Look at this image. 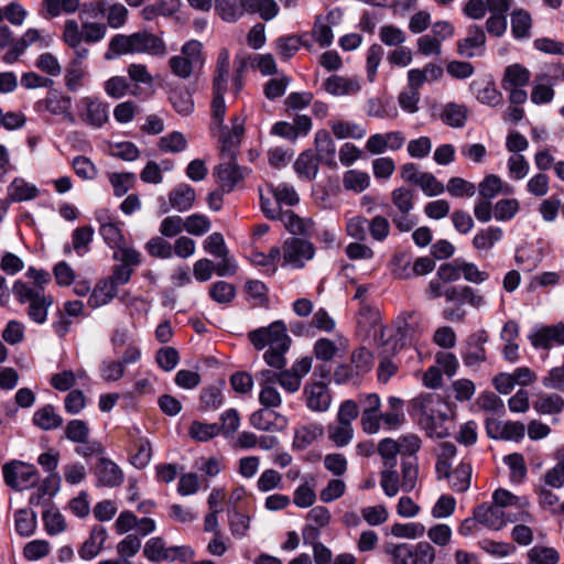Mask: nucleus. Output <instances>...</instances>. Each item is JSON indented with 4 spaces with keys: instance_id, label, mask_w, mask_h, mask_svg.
Masks as SVG:
<instances>
[{
    "instance_id": "nucleus-1",
    "label": "nucleus",
    "mask_w": 564,
    "mask_h": 564,
    "mask_svg": "<svg viewBox=\"0 0 564 564\" xmlns=\"http://www.w3.org/2000/svg\"><path fill=\"white\" fill-rule=\"evenodd\" d=\"M373 361L372 351L360 346L351 351L348 360L337 365L333 373L327 365L315 367L314 376L319 380L304 388H327L330 382L337 386H361L372 370Z\"/></svg>"
},
{
    "instance_id": "nucleus-2",
    "label": "nucleus",
    "mask_w": 564,
    "mask_h": 564,
    "mask_svg": "<svg viewBox=\"0 0 564 564\" xmlns=\"http://www.w3.org/2000/svg\"><path fill=\"white\" fill-rule=\"evenodd\" d=\"M313 358L302 357L293 362L290 369L276 372L274 370H262L259 373L260 388H273L280 384L282 388H299L304 376L312 369Z\"/></svg>"
},
{
    "instance_id": "nucleus-3",
    "label": "nucleus",
    "mask_w": 564,
    "mask_h": 564,
    "mask_svg": "<svg viewBox=\"0 0 564 564\" xmlns=\"http://www.w3.org/2000/svg\"><path fill=\"white\" fill-rule=\"evenodd\" d=\"M181 53L169 59V66L173 75L186 79L205 63L203 44L198 40H189L182 45Z\"/></svg>"
},
{
    "instance_id": "nucleus-4",
    "label": "nucleus",
    "mask_w": 564,
    "mask_h": 564,
    "mask_svg": "<svg viewBox=\"0 0 564 564\" xmlns=\"http://www.w3.org/2000/svg\"><path fill=\"white\" fill-rule=\"evenodd\" d=\"M231 127L226 124L217 127L216 135L219 142L221 160H237L239 148L243 139L246 129V117L241 115L234 116L230 119Z\"/></svg>"
},
{
    "instance_id": "nucleus-5",
    "label": "nucleus",
    "mask_w": 564,
    "mask_h": 564,
    "mask_svg": "<svg viewBox=\"0 0 564 564\" xmlns=\"http://www.w3.org/2000/svg\"><path fill=\"white\" fill-rule=\"evenodd\" d=\"M459 368L457 357L449 351H438L435 365L427 368L423 376L425 388H443V375L452 379Z\"/></svg>"
},
{
    "instance_id": "nucleus-6",
    "label": "nucleus",
    "mask_w": 564,
    "mask_h": 564,
    "mask_svg": "<svg viewBox=\"0 0 564 564\" xmlns=\"http://www.w3.org/2000/svg\"><path fill=\"white\" fill-rule=\"evenodd\" d=\"M286 330L285 323L279 319L267 327H259L249 332L248 338L257 350H262L267 346L280 347V344L291 345V338Z\"/></svg>"
},
{
    "instance_id": "nucleus-7",
    "label": "nucleus",
    "mask_w": 564,
    "mask_h": 564,
    "mask_svg": "<svg viewBox=\"0 0 564 564\" xmlns=\"http://www.w3.org/2000/svg\"><path fill=\"white\" fill-rule=\"evenodd\" d=\"M72 97L63 94L59 89H48L45 98L34 104L36 112L47 111L53 116L61 117L68 123H75V117L72 113Z\"/></svg>"
},
{
    "instance_id": "nucleus-8",
    "label": "nucleus",
    "mask_w": 564,
    "mask_h": 564,
    "mask_svg": "<svg viewBox=\"0 0 564 564\" xmlns=\"http://www.w3.org/2000/svg\"><path fill=\"white\" fill-rule=\"evenodd\" d=\"M4 482L14 490H25L35 486L39 474L35 466L22 462H11L2 467Z\"/></svg>"
},
{
    "instance_id": "nucleus-9",
    "label": "nucleus",
    "mask_w": 564,
    "mask_h": 564,
    "mask_svg": "<svg viewBox=\"0 0 564 564\" xmlns=\"http://www.w3.org/2000/svg\"><path fill=\"white\" fill-rule=\"evenodd\" d=\"M282 252L283 267L290 265L293 269H302L306 261L314 258L315 248L308 240L291 237L284 240Z\"/></svg>"
},
{
    "instance_id": "nucleus-10",
    "label": "nucleus",
    "mask_w": 564,
    "mask_h": 564,
    "mask_svg": "<svg viewBox=\"0 0 564 564\" xmlns=\"http://www.w3.org/2000/svg\"><path fill=\"white\" fill-rule=\"evenodd\" d=\"M78 107L80 120L94 129L102 128L109 120V104L98 97H83Z\"/></svg>"
},
{
    "instance_id": "nucleus-11",
    "label": "nucleus",
    "mask_w": 564,
    "mask_h": 564,
    "mask_svg": "<svg viewBox=\"0 0 564 564\" xmlns=\"http://www.w3.org/2000/svg\"><path fill=\"white\" fill-rule=\"evenodd\" d=\"M486 43L485 30L471 24L466 29V36L457 41V53L465 58L481 57L486 53Z\"/></svg>"
},
{
    "instance_id": "nucleus-12",
    "label": "nucleus",
    "mask_w": 564,
    "mask_h": 564,
    "mask_svg": "<svg viewBox=\"0 0 564 564\" xmlns=\"http://www.w3.org/2000/svg\"><path fill=\"white\" fill-rule=\"evenodd\" d=\"M452 415L453 409L451 405H441L434 415L433 411L427 408L426 415L419 416V423L427 436L443 438L449 434V427L446 425V422Z\"/></svg>"
},
{
    "instance_id": "nucleus-13",
    "label": "nucleus",
    "mask_w": 564,
    "mask_h": 564,
    "mask_svg": "<svg viewBox=\"0 0 564 564\" xmlns=\"http://www.w3.org/2000/svg\"><path fill=\"white\" fill-rule=\"evenodd\" d=\"M489 17L486 20L485 28L490 36L501 37L508 28V14L512 6V0H489Z\"/></svg>"
},
{
    "instance_id": "nucleus-14",
    "label": "nucleus",
    "mask_w": 564,
    "mask_h": 564,
    "mask_svg": "<svg viewBox=\"0 0 564 564\" xmlns=\"http://www.w3.org/2000/svg\"><path fill=\"white\" fill-rule=\"evenodd\" d=\"M492 499L495 505L501 510L506 507H517L520 510L518 516H514L513 518L510 514H507L509 521H522L528 523L533 522V517L528 511L530 502L525 497L514 496L509 490L500 488L495 490L492 494Z\"/></svg>"
},
{
    "instance_id": "nucleus-15",
    "label": "nucleus",
    "mask_w": 564,
    "mask_h": 564,
    "mask_svg": "<svg viewBox=\"0 0 564 564\" xmlns=\"http://www.w3.org/2000/svg\"><path fill=\"white\" fill-rule=\"evenodd\" d=\"M97 487L116 488L124 480L123 470L118 464L107 457H100L94 467Z\"/></svg>"
},
{
    "instance_id": "nucleus-16",
    "label": "nucleus",
    "mask_w": 564,
    "mask_h": 564,
    "mask_svg": "<svg viewBox=\"0 0 564 564\" xmlns=\"http://www.w3.org/2000/svg\"><path fill=\"white\" fill-rule=\"evenodd\" d=\"M488 341V333L485 329L470 334L466 340V347L462 350L463 362L466 367H475L486 361L485 344Z\"/></svg>"
},
{
    "instance_id": "nucleus-17",
    "label": "nucleus",
    "mask_w": 564,
    "mask_h": 564,
    "mask_svg": "<svg viewBox=\"0 0 564 564\" xmlns=\"http://www.w3.org/2000/svg\"><path fill=\"white\" fill-rule=\"evenodd\" d=\"M214 175L223 193H231L243 181L242 167L237 160H227L214 169Z\"/></svg>"
},
{
    "instance_id": "nucleus-18",
    "label": "nucleus",
    "mask_w": 564,
    "mask_h": 564,
    "mask_svg": "<svg viewBox=\"0 0 564 564\" xmlns=\"http://www.w3.org/2000/svg\"><path fill=\"white\" fill-rule=\"evenodd\" d=\"M528 338L535 349H549L553 344L562 346L564 345V324L542 326L533 330Z\"/></svg>"
},
{
    "instance_id": "nucleus-19",
    "label": "nucleus",
    "mask_w": 564,
    "mask_h": 564,
    "mask_svg": "<svg viewBox=\"0 0 564 564\" xmlns=\"http://www.w3.org/2000/svg\"><path fill=\"white\" fill-rule=\"evenodd\" d=\"M536 375L529 367H518L513 372H500L492 379L494 388H525L534 383Z\"/></svg>"
},
{
    "instance_id": "nucleus-20",
    "label": "nucleus",
    "mask_w": 564,
    "mask_h": 564,
    "mask_svg": "<svg viewBox=\"0 0 564 564\" xmlns=\"http://www.w3.org/2000/svg\"><path fill=\"white\" fill-rule=\"evenodd\" d=\"M132 34L137 54H148L156 57H162L166 54V45L162 37L148 31L134 32Z\"/></svg>"
},
{
    "instance_id": "nucleus-21",
    "label": "nucleus",
    "mask_w": 564,
    "mask_h": 564,
    "mask_svg": "<svg viewBox=\"0 0 564 564\" xmlns=\"http://www.w3.org/2000/svg\"><path fill=\"white\" fill-rule=\"evenodd\" d=\"M314 143L316 149L315 156L321 161V163L330 169L336 167V145L330 132L325 129L317 130Z\"/></svg>"
},
{
    "instance_id": "nucleus-22",
    "label": "nucleus",
    "mask_w": 564,
    "mask_h": 564,
    "mask_svg": "<svg viewBox=\"0 0 564 564\" xmlns=\"http://www.w3.org/2000/svg\"><path fill=\"white\" fill-rule=\"evenodd\" d=\"M445 299L447 302H454L459 306L468 303L473 307L479 308L486 304L484 296L469 285L447 288Z\"/></svg>"
},
{
    "instance_id": "nucleus-23",
    "label": "nucleus",
    "mask_w": 564,
    "mask_h": 564,
    "mask_svg": "<svg viewBox=\"0 0 564 564\" xmlns=\"http://www.w3.org/2000/svg\"><path fill=\"white\" fill-rule=\"evenodd\" d=\"M469 90L475 95L476 99L490 107L498 106L502 100L501 93L497 89L494 80L475 79L469 84Z\"/></svg>"
},
{
    "instance_id": "nucleus-24",
    "label": "nucleus",
    "mask_w": 564,
    "mask_h": 564,
    "mask_svg": "<svg viewBox=\"0 0 564 564\" xmlns=\"http://www.w3.org/2000/svg\"><path fill=\"white\" fill-rule=\"evenodd\" d=\"M474 514L481 525L491 529H501L508 520L507 513L494 505H480L474 510Z\"/></svg>"
},
{
    "instance_id": "nucleus-25",
    "label": "nucleus",
    "mask_w": 564,
    "mask_h": 564,
    "mask_svg": "<svg viewBox=\"0 0 564 564\" xmlns=\"http://www.w3.org/2000/svg\"><path fill=\"white\" fill-rule=\"evenodd\" d=\"M366 115L378 119H395L398 108L391 97H372L367 100Z\"/></svg>"
},
{
    "instance_id": "nucleus-26",
    "label": "nucleus",
    "mask_w": 564,
    "mask_h": 564,
    "mask_svg": "<svg viewBox=\"0 0 564 564\" xmlns=\"http://www.w3.org/2000/svg\"><path fill=\"white\" fill-rule=\"evenodd\" d=\"M319 163L321 161L315 156L313 150L307 149L299 154L293 167L300 180L312 182L318 174Z\"/></svg>"
},
{
    "instance_id": "nucleus-27",
    "label": "nucleus",
    "mask_w": 564,
    "mask_h": 564,
    "mask_svg": "<svg viewBox=\"0 0 564 564\" xmlns=\"http://www.w3.org/2000/svg\"><path fill=\"white\" fill-rule=\"evenodd\" d=\"M250 424L259 431H278L285 425V419L273 410L260 409L250 416Z\"/></svg>"
},
{
    "instance_id": "nucleus-28",
    "label": "nucleus",
    "mask_w": 564,
    "mask_h": 564,
    "mask_svg": "<svg viewBox=\"0 0 564 564\" xmlns=\"http://www.w3.org/2000/svg\"><path fill=\"white\" fill-rule=\"evenodd\" d=\"M195 198V189L186 183L178 184L169 193L171 207L180 213L189 210L194 205Z\"/></svg>"
},
{
    "instance_id": "nucleus-29",
    "label": "nucleus",
    "mask_w": 564,
    "mask_h": 564,
    "mask_svg": "<svg viewBox=\"0 0 564 564\" xmlns=\"http://www.w3.org/2000/svg\"><path fill=\"white\" fill-rule=\"evenodd\" d=\"M137 54L134 48L133 34H115L109 43L107 51L104 54L106 61H113L122 55Z\"/></svg>"
},
{
    "instance_id": "nucleus-30",
    "label": "nucleus",
    "mask_w": 564,
    "mask_h": 564,
    "mask_svg": "<svg viewBox=\"0 0 564 564\" xmlns=\"http://www.w3.org/2000/svg\"><path fill=\"white\" fill-rule=\"evenodd\" d=\"M107 530L104 527H94L89 538L82 544L78 554L83 560L89 561L96 557L107 540Z\"/></svg>"
},
{
    "instance_id": "nucleus-31",
    "label": "nucleus",
    "mask_w": 564,
    "mask_h": 564,
    "mask_svg": "<svg viewBox=\"0 0 564 564\" xmlns=\"http://www.w3.org/2000/svg\"><path fill=\"white\" fill-rule=\"evenodd\" d=\"M324 88L333 96H346L357 94L361 87L356 78L332 75L324 82Z\"/></svg>"
},
{
    "instance_id": "nucleus-32",
    "label": "nucleus",
    "mask_w": 564,
    "mask_h": 564,
    "mask_svg": "<svg viewBox=\"0 0 564 564\" xmlns=\"http://www.w3.org/2000/svg\"><path fill=\"white\" fill-rule=\"evenodd\" d=\"M133 434L130 432L131 436H137L133 442L134 453L131 455L130 462L131 464L142 469L149 465L152 458V446L148 438L139 436L140 430L138 427L133 429Z\"/></svg>"
},
{
    "instance_id": "nucleus-33",
    "label": "nucleus",
    "mask_w": 564,
    "mask_h": 564,
    "mask_svg": "<svg viewBox=\"0 0 564 564\" xmlns=\"http://www.w3.org/2000/svg\"><path fill=\"white\" fill-rule=\"evenodd\" d=\"M531 78L530 70L521 64H511L506 67L501 79L502 89L525 87Z\"/></svg>"
},
{
    "instance_id": "nucleus-34",
    "label": "nucleus",
    "mask_w": 564,
    "mask_h": 564,
    "mask_svg": "<svg viewBox=\"0 0 564 564\" xmlns=\"http://www.w3.org/2000/svg\"><path fill=\"white\" fill-rule=\"evenodd\" d=\"M169 100L174 110L181 116H189L194 111V100L191 90L185 86L171 89Z\"/></svg>"
},
{
    "instance_id": "nucleus-35",
    "label": "nucleus",
    "mask_w": 564,
    "mask_h": 564,
    "mask_svg": "<svg viewBox=\"0 0 564 564\" xmlns=\"http://www.w3.org/2000/svg\"><path fill=\"white\" fill-rule=\"evenodd\" d=\"M215 11L223 21L234 23L247 13V8L245 0H215Z\"/></svg>"
},
{
    "instance_id": "nucleus-36",
    "label": "nucleus",
    "mask_w": 564,
    "mask_h": 564,
    "mask_svg": "<svg viewBox=\"0 0 564 564\" xmlns=\"http://www.w3.org/2000/svg\"><path fill=\"white\" fill-rule=\"evenodd\" d=\"M511 33L516 40H525L531 36L532 17L525 9H516L511 12Z\"/></svg>"
},
{
    "instance_id": "nucleus-37",
    "label": "nucleus",
    "mask_w": 564,
    "mask_h": 564,
    "mask_svg": "<svg viewBox=\"0 0 564 564\" xmlns=\"http://www.w3.org/2000/svg\"><path fill=\"white\" fill-rule=\"evenodd\" d=\"M39 188L25 182L21 177H15L8 186V197L15 203L34 199L39 196Z\"/></svg>"
},
{
    "instance_id": "nucleus-38",
    "label": "nucleus",
    "mask_w": 564,
    "mask_h": 564,
    "mask_svg": "<svg viewBox=\"0 0 564 564\" xmlns=\"http://www.w3.org/2000/svg\"><path fill=\"white\" fill-rule=\"evenodd\" d=\"M32 421L42 431L56 430L63 424V417L50 404L36 410Z\"/></svg>"
},
{
    "instance_id": "nucleus-39",
    "label": "nucleus",
    "mask_w": 564,
    "mask_h": 564,
    "mask_svg": "<svg viewBox=\"0 0 564 564\" xmlns=\"http://www.w3.org/2000/svg\"><path fill=\"white\" fill-rule=\"evenodd\" d=\"M138 88V85H134L133 88H131L129 79L124 76H112L104 84L106 94L112 99H120L127 94L137 96Z\"/></svg>"
},
{
    "instance_id": "nucleus-40",
    "label": "nucleus",
    "mask_w": 564,
    "mask_h": 564,
    "mask_svg": "<svg viewBox=\"0 0 564 564\" xmlns=\"http://www.w3.org/2000/svg\"><path fill=\"white\" fill-rule=\"evenodd\" d=\"M503 237V231L500 227L489 226L479 230L473 238V247L478 251L490 250L495 243L500 241Z\"/></svg>"
},
{
    "instance_id": "nucleus-41",
    "label": "nucleus",
    "mask_w": 564,
    "mask_h": 564,
    "mask_svg": "<svg viewBox=\"0 0 564 564\" xmlns=\"http://www.w3.org/2000/svg\"><path fill=\"white\" fill-rule=\"evenodd\" d=\"M468 110L466 106L456 102H448L444 106L441 120L448 127L463 128L467 120Z\"/></svg>"
},
{
    "instance_id": "nucleus-42",
    "label": "nucleus",
    "mask_w": 564,
    "mask_h": 564,
    "mask_svg": "<svg viewBox=\"0 0 564 564\" xmlns=\"http://www.w3.org/2000/svg\"><path fill=\"white\" fill-rule=\"evenodd\" d=\"M229 69V52L227 48H223L217 57L216 70L213 78V89L227 90Z\"/></svg>"
},
{
    "instance_id": "nucleus-43",
    "label": "nucleus",
    "mask_w": 564,
    "mask_h": 564,
    "mask_svg": "<svg viewBox=\"0 0 564 564\" xmlns=\"http://www.w3.org/2000/svg\"><path fill=\"white\" fill-rule=\"evenodd\" d=\"M53 303L54 299L51 294H43L37 300L29 303L28 317L35 324H44L47 319L48 308Z\"/></svg>"
},
{
    "instance_id": "nucleus-44",
    "label": "nucleus",
    "mask_w": 564,
    "mask_h": 564,
    "mask_svg": "<svg viewBox=\"0 0 564 564\" xmlns=\"http://www.w3.org/2000/svg\"><path fill=\"white\" fill-rule=\"evenodd\" d=\"M87 75V67L84 63L70 59L65 70L66 88L70 93H76L83 86V80Z\"/></svg>"
},
{
    "instance_id": "nucleus-45",
    "label": "nucleus",
    "mask_w": 564,
    "mask_h": 564,
    "mask_svg": "<svg viewBox=\"0 0 564 564\" xmlns=\"http://www.w3.org/2000/svg\"><path fill=\"white\" fill-rule=\"evenodd\" d=\"M227 90L213 89L210 133L216 135L217 127H221L226 117L225 94Z\"/></svg>"
},
{
    "instance_id": "nucleus-46",
    "label": "nucleus",
    "mask_w": 564,
    "mask_h": 564,
    "mask_svg": "<svg viewBox=\"0 0 564 564\" xmlns=\"http://www.w3.org/2000/svg\"><path fill=\"white\" fill-rule=\"evenodd\" d=\"M15 531L21 536L32 535L37 527L36 514L31 509H20L14 513Z\"/></svg>"
},
{
    "instance_id": "nucleus-47",
    "label": "nucleus",
    "mask_w": 564,
    "mask_h": 564,
    "mask_svg": "<svg viewBox=\"0 0 564 564\" xmlns=\"http://www.w3.org/2000/svg\"><path fill=\"white\" fill-rule=\"evenodd\" d=\"M247 13H258L262 20L270 21L279 13V7L275 0H245Z\"/></svg>"
},
{
    "instance_id": "nucleus-48",
    "label": "nucleus",
    "mask_w": 564,
    "mask_h": 564,
    "mask_svg": "<svg viewBox=\"0 0 564 564\" xmlns=\"http://www.w3.org/2000/svg\"><path fill=\"white\" fill-rule=\"evenodd\" d=\"M451 488L456 492H464L470 487L471 466L466 463L459 464L448 476Z\"/></svg>"
},
{
    "instance_id": "nucleus-49",
    "label": "nucleus",
    "mask_w": 564,
    "mask_h": 564,
    "mask_svg": "<svg viewBox=\"0 0 564 564\" xmlns=\"http://www.w3.org/2000/svg\"><path fill=\"white\" fill-rule=\"evenodd\" d=\"M250 523L251 518L248 514L242 513L237 509L228 511V525L234 538L240 540L247 536Z\"/></svg>"
},
{
    "instance_id": "nucleus-50",
    "label": "nucleus",
    "mask_w": 564,
    "mask_h": 564,
    "mask_svg": "<svg viewBox=\"0 0 564 564\" xmlns=\"http://www.w3.org/2000/svg\"><path fill=\"white\" fill-rule=\"evenodd\" d=\"M323 435V427L318 424H308L295 430L293 445L303 449Z\"/></svg>"
},
{
    "instance_id": "nucleus-51",
    "label": "nucleus",
    "mask_w": 564,
    "mask_h": 564,
    "mask_svg": "<svg viewBox=\"0 0 564 564\" xmlns=\"http://www.w3.org/2000/svg\"><path fill=\"white\" fill-rule=\"evenodd\" d=\"M12 293L20 304H29L45 294L44 288H35L22 280L13 283Z\"/></svg>"
},
{
    "instance_id": "nucleus-52",
    "label": "nucleus",
    "mask_w": 564,
    "mask_h": 564,
    "mask_svg": "<svg viewBox=\"0 0 564 564\" xmlns=\"http://www.w3.org/2000/svg\"><path fill=\"white\" fill-rule=\"evenodd\" d=\"M528 564H557L560 555L553 547L534 545L528 553Z\"/></svg>"
},
{
    "instance_id": "nucleus-53",
    "label": "nucleus",
    "mask_w": 564,
    "mask_h": 564,
    "mask_svg": "<svg viewBox=\"0 0 564 564\" xmlns=\"http://www.w3.org/2000/svg\"><path fill=\"white\" fill-rule=\"evenodd\" d=\"M328 438L337 446L344 447L348 445L354 437V429L349 424L337 421L327 427Z\"/></svg>"
},
{
    "instance_id": "nucleus-54",
    "label": "nucleus",
    "mask_w": 564,
    "mask_h": 564,
    "mask_svg": "<svg viewBox=\"0 0 564 564\" xmlns=\"http://www.w3.org/2000/svg\"><path fill=\"white\" fill-rule=\"evenodd\" d=\"M95 230L90 225L77 227L72 232V242L75 252L78 256L85 254L89 250Z\"/></svg>"
},
{
    "instance_id": "nucleus-55",
    "label": "nucleus",
    "mask_w": 564,
    "mask_h": 564,
    "mask_svg": "<svg viewBox=\"0 0 564 564\" xmlns=\"http://www.w3.org/2000/svg\"><path fill=\"white\" fill-rule=\"evenodd\" d=\"M334 135L339 139H361L366 135V129L355 122L337 120L332 123Z\"/></svg>"
},
{
    "instance_id": "nucleus-56",
    "label": "nucleus",
    "mask_w": 564,
    "mask_h": 564,
    "mask_svg": "<svg viewBox=\"0 0 564 564\" xmlns=\"http://www.w3.org/2000/svg\"><path fill=\"white\" fill-rule=\"evenodd\" d=\"M380 487L389 498L398 495L401 489V481L395 467H384L380 471Z\"/></svg>"
},
{
    "instance_id": "nucleus-57",
    "label": "nucleus",
    "mask_w": 564,
    "mask_h": 564,
    "mask_svg": "<svg viewBox=\"0 0 564 564\" xmlns=\"http://www.w3.org/2000/svg\"><path fill=\"white\" fill-rule=\"evenodd\" d=\"M441 405H451L449 402L444 400L437 393H421L413 400V406L420 412V415H426V409L430 408L433 411V415Z\"/></svg>"
},
{
    "instance_id": "nucleus-58",
    "label": "nucleus",
    "mask_w": 564,
    "mask_h": 564,
    "mask_svg": "<svg viewBox=\"0 0 564 564\" xmlns=\"http://www.w3.org/2000/svg\"><path fill=\"white\" fill-rule=\"evenodd\" d=\"M402 480L401 489L404 492H411L416 484L419 477V468L415 458H402Z\"/></svg>"
},
{
    "instance_id": "nucleus-59",
    "label": "nucleus",
    "mask_w": 564,
    "mask_h": 564,
    "mask_svg": "<svg viewBox=\"0 0 564 564\" xmlns=\"http://www.w3.org/2000/svg\"><path fill=\"white\" fill-rule=\"evenodd\" d=\"M220 433V426L217 423L192 422L188 434L197 442H207Z\"/></svg>"
},
{
    "instance_id": "nucleus-60",
    "label": "nucleus",
    "mask_w": 564,
    "mask_h": 564,
    "mask_svg": "<svg viewBox=\"0 0 564 564\" xmlns=\"http://www.w3.org/2000/svg\"><path fill=\"white\" fill-rule=\"evenodd\" d=\"M378 454L382 458L383 467H395L397 456L400 454V447L397 440L386 437L378 443Z\"/></svg>"
},
{
    "instance_id": "nucleus-61",
    "label": "nucleus",
    "mask_w": 564,
    "mask_h": 564,
    "mask_svg": "<svg viewBox=\"0 0 564 564\" xmlns=\"http://www.w3.org/2000/svg\"><path fill=\"white\" fill-rule=\"evenodd\" d=\"M90 430L83 420H70L64 429L65 437L73 443H87Z\"/></svg>"
},
{
    "instance_id": "nucleus-62",
    "label": "nucleus",
    "mask_w": 564,
    "mask_h": 564,
    "mask_svg": "<svg viewBox=\"0 0 564 564\" xmlns=\"http://www.w3.org/2000/svg\"><path fill=\"white\" fill-rule=\"evenodd\" d=\"M564 406V400L556 393H543L534 402V409L541 414L557 413Z\"/></svg>"
},
{
    "instance_id": "nucleus-63",
    "label": "nucleus",
    "mask_w": 564,
    "mask_h": 564,
    "mask_svg": "<svg viewBox=\"0 0 564 564\" xmlns=\"http://www.w3.org/2000/svg\"><path fill=\"white\" fill-rule=\"evenodd\" d=\"M149 256L158 259H170L173 257V246L162 236L152 237L144 246Z\"/></svg>"
},
{
    "instance_id": "nucleus-64",
    "label": "nucleus",
    "mask_w": 564,
    "mask_h": 564,
    "mask_svg": "<svg viewBox=\"0 0 564 564\" xmlns=\"http://www.w3.org/2000/svg\"><path fill=\"white\" fill-rule=\"evenodd\" d=\"M209 296L218 304H228L236 297V288L226 281H217L212 284Z\"/></svg>"
}]
</instances>
